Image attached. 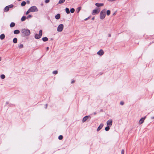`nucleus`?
<instances>
[{
  "label": "nucleus",
  "instance_id": "f257e3e1",
  "mask_svg": "<svg viewBox=\"0 0 154 154\" xmlns=\"http://www.w3.org/2000/svg\"><path fill=\"white\" fill-rule=\"evenodd\" d=\"M21 35L23 37L29 36L30 34V30L28 29H23L21 30Z\"/></svg>",
  "mask_w": 154,
  "mask_h": 154
},
{
  "label": "nucleus",
  "instance_id": "f03ea898",
  "mask_svg": "<svg viewBox=\"0 0 154 154\" xmlns=\"http://www.w3.org/2000/svg\"><path fill=\"white\" fill-rule=\"evenodd\" d=\"M106 10L105 9H103L100 13V19H103L106 16Z\"/></svg>",
  "mask_w": 154,
  "mask_h": 154
},
{
  "label": "nucleus",
  "instance_id": "7ed1b4c3",
  "mask_svg": "<svg viewBox=\"0 0 154 154\" xmlns=\"http://www.w3.org/2000/svg\"><path fill=\"white\" fill-rule=\"evenodd\" d=\"M42 35V30H40L39 31V34H36L35 35V38L36 39H38L41 38Z\"/></svg>",
  "mask_w": 154,
  "mask_h": 154
},
{
  "label": "nucleus",
  "instance_id": "20e7f679",
  "mask_svg": "<svg viewBox=\"0 0 154 154\" xmlns=\"http://www.w3.org/2000/svg\"><path fill=\"white\" fill-rule=\"evenodd\" d=\"M29 10L31 12H37L38 11V9L36 6H32L29 8Z\"/></svg>",
  "mask_w": 154,
  "mask_h": 154
},
{
  "label": "nucleus",
  "instance_id": "39448f33",
  "mask_svg": "<svg viewBox=\"0 0 154 154\" xmlns=\"http://www.w3.org/2000/svg\"><path fill=\"white\" fill-rule=\"evenodd\" d=\"M64 27V26L63 24H60L57 28V31L59 32H61L62 31Z\"/></svg>",
  "mask_w": 154,
  "mask_h": 154
},
{
  "label": "nucleus",
  "instance_id": "423d86ee",
  "mask_svg": "<svg viewBox=\"0 0 154 154\" xmlns=\"http://www.w3.org/2000/svg\"><path fill=\"white\" fill-rule=\"evenodd\" d=\"M100 11V10L98 8H96V9L93 10L92 14L93 15H95L99 13Z\"/></svg>",
  "mask_w": 154,
  "mask_h": 154
},
{
  "label": "nucleus",
  "instance_id": "0eeeda50",
  "mask_svg": "<svg viewBox=\"0 0 154 154\" xmlns=\"http://www.w3.org/2000/svg\"><path fill=\"white\" fill-rule=\"evenodd\" d=\"M91 117L90 116H85L83 119L82 122H85L87 120L89 119V120L91 119Z\"/></svg>",
  "mask_w": 154,
  "mask_h": 154
},
{
  "label": "nucleus",
  "instance_id": "6e6552de",
  "mask_svg": "<svg viewBox=\"0 0 154 154\" xmlns=\"http://www.w3.org/2000/svg\"><path fill=\"white\" fill-rule=\"evenodd\" d=\"M107 125L108 126L109 125H112V119H109L108 120L107 122Z\"/></svg>",
  "mask_w": 154,
  "mask_h": 154
},
{
  "label": "nucleus",
  "instance_id": "1a4fd4ad",
  "mask_svg": "<svg viewBox=\"0 0 154 154\" xmlns=\"http://www.w3.org/2000/svg\"><path fill=\"white\" fill-rule=\"evenodd\" d=\"M103 54L104 51L102 49L100 50L97 52V54L100 56L103 55Z\"/></svg>",
  "mask_w": 154,
  "mask_h": 154
},
{
  "label": "nucleus",
  "instance_id": "9d476101",
  "mask_svg": "<svg viewBox=\"0 0 154 154\" xmlns=\"http://www.w3.org/2000/svg\"><path fill=\"white\" fill-rule=\"evenodd\" d=\"M103 124L102 123H101L100 125L98 126V127L97 129V131H99L103 127Z\"/></svg>",
  "mask_w": 154,
  "mask_h": 154
},
{
  "label": "nucleus",
  "instance_id": "9b49d317",
  "mask_svg": "<svg viewBox=\"0 0 154 154\" xmlns=\"http://www.w3.org/2000/svg\"><path fill=\"white\" fill-rule=\"evenodd\" d=\"M145 117L141 118L139 121V124H142L144 120L145 119Z\"/></svg>",
  "mask_w": 154,
  "mask_h": 154
},
{
  "label": "nucleus",
  "instance_id": "f8f14e48",
  "mask_svg": "<svg viewBox=\"0 0 154 154\" xmlns=\"http://www.w3.org/2000/svg\"><path fill=\"white\" fill-rule=\"evenodd\" d=\"M95 5L97 7H99L103 6L104 5V4L103 3H96Z\"/></svg>",
  "mask_w": 154,
  "mask_h": 154
},
{
  "label": "nucleus",
  "instance_id": "ddd939ff",
  "mask_svg": "<svg viewBox=\"0 0 154 154\" xmlns=\"http://www.w3.org/2000/svg\"><path fill=\"white\" fill-rule=\"evenodd\" d=\"M55 17L56 19L57 20L59 19L60 18V15L59 14H58L56 15H55Z\"/></svg>",
  "mask_w": 154,
  "mask_h": 154
},
{
  "label": "nucleus",
  "instance_id": "4468645a",
  "mask_svg": "<svg viewBox=\"0 0 154 154\" xmlns=\"http://www.w3.org/2000/svg\"><path fill=\"white\" fill-rule=\"evenodd\" d=\"M9 8L8 6H6L4 9V11L5 12H7L9 10Z\"/></svg>",
  "mask_w": 154,
  "mask_h": 154
},
{
  "label": "nucleus",
  "instance_id": "2eb2a0df",
  "mask_svg": "<svg viewBox=\"0 0 154 154\" xmlns=\"http://www.w3.org/2000/svg\"><path fill=\"white\" fill-rule=\"evenodd\" d=\"M20 33V31L19 30L16 29L14 31V34H18Z\"/></svg>",
  "mask_w": 154,
  "mask_h": 154
},
{
  "label": "nucleus",
  "instance_id": "dca6fc26",
  "mask_svg": "<svg viewBox=\"0 0 154 154\" xmlns=\"http://www.w3.org/2000/svg\"><path fill=\"white\" fill-rule=\"evenodd\" d=\"M5 38V35L4 34H2L0 35V38L2 40L4 39Z\"/></svg>",
  "mask_w": 154,
  "mask_h": 154
},
{
  "label": "nucleus",
  "instance_id": "f3484780",
  "mask_svg": "<svg viewBox=\"0 0 154 154\" xmlns=\"http://www.w3.org/2000/svg\"><path fill=\"white\" fill-rule=\"evenodd\" d=\"M42 40L43 42H45L48 41V39L47 37H45L43 38Z\"/></svg>",
  "mask_w": 154,
  "mask_h": 154
},
{
  "label": "nucleus",
  "instance_id": "a211bd4d",
  "mask_svg": "<svg viewBox=\"0 0 154 154\" xmlns=\"http://www.w3.org/2000/svg\"><path fill=\"white\" fill-rule=\"evenodd\" d=\"M81 9V7H78L76 9V11L77 12V13H78L80 11Z\"/></svg>",
  "mask_w": 154,
  "mask_h": 154
},
{
  "label": "nucleus",
  "instance_id": "6ab92c4d",
  "mask_svg": "<svg viewBox=\"0 0 154 154\" xmlns=\"http://www.w3.org/2000/svg\"><path fill=\"white\" fill-rule=\"evenodd\" d=\"M15 23L14 22H11L10 24V27L11 28L15 26Z\"/></svg>",
  "mask_w": 154,
  "mask_h": 154
},
{
  "label": "nucleus",
  "instance_id": "aec40b11",
  "mask_svg": "<svg viewBox=\"0 0 154 154\" xmlns=\"http://www.w3.org/2000/svg\"><path fill=\"white\" fill-rule=\"evenodd\" d=\"M26 4V2L25 1H23L22 2L21 4V6L23 7Z\"/></svg>",
  "mask_w": 154,
  "mask_h": 154
},
{
  "label": "nucleus",
  "instance_id": "412c9836",
  "mask_svg": "<svg viewBox=\"0 0 154 154\" xmlns=\"http://www.w3.org/2000/svg\"><path fill=\"white\" fill-rule=\"evenodd\" d=\"M65 10L67 14H68L70 13L69 10V8H66Z\"/></svg>",
  "mask_w": 154,
  "mask_h": 154
},
{
  "label": "nucleus",
  "instance_id": "4be33fe9",
  "mask_svg": "<svg viewBox=\"0 0 154 154\" xmlns=\"http://www.w3.org/2000/svg\"><path fill=\"white\" fill-rule=\"evenodd\" d=\"M26 17L25 16H23L21 18V20L22 21H25L26 19Z\"/></svg>",
  "mask_w": 154,
  "mask_h": 154
},
{
  "label": "nucleus",
  "instance_id": "5701e85b",
  "mask_svg": "<svg viewBox=\"0 0 154 154\" xmlns=\"http://www.w3.org/2000/svg\"><path fill=\"white\" fill-rule=\"evenodd\" d=\"M13 42L14 43H16L17 42V38H14L13 39Z\"/></svg>",
  "mask_w": 154,
  "mask_h": 154
},
{
  "label": "nucleus",
  "instance_id": "b1692460",
  "mask_svg": "<svg viewBox=\"0 0 154 154\" xmlns=\"http://www.w3.org/2000/svg\"><path fill=\"white\" fill-rule=\"evenodd\" d=\"M65 1V0H60L58 4H62Z\"/></svg>",
  "mask_w": 154,
  "mask_h": 154
},
{
  "label": "nucleus",
  "instance_id": "393cba45",
  "mask_svg": "<svg viewBox=\"0 0 154 154\" xmlns=\"http://www.w3.org/2000/svg\"><path fill=\"white\" fill-rule=\"evenodd\" d=\"M110 129V128L109 126H107L105 127V130L106 131H108Z\"/></svg>",
  "mask_w": 154,
  "mask_h": 154
},
{
  "label": "nucleus",
  "instance_id": "a878e982",
  "mask_svg": "<svg viewBox=\"0 0 154 154\" xmlns=\"http://www.w3.org/2000/svg\"><path fill=\"white\" fill-rule=\"evenodd\" d=\"M110 14V11L109 10H108L106 12V14L107 16H109Z\"/></svg>",
  "mask_w": 154,
  "mask_h": 154
},
{
  "label": "nucleus",
  "instance_id": "bb28decb",
  "mask_svg": "<svg viewBox=\"0 0 154 154\" xmlns=\"http://www.w3.org/2000/svg\"><path fill=\"white\" fill-rule=\"evenodd\" d=\"M9 8V9L12 8L14 7V5L12 4H11L8 6H7Z\"/></svg>",
  "mask_w": 154,
  "mask_h": 154
},
{
  "label": "nucleus",
  "instance_id": "cd10ccee",
  "mask_svg": "<svg viewBox=\"0 0 154 154\" xmlns=\"http://www.w3.org/2000/svg\"><path fill=\"white\" fill-rule=\"evenodd\" d=\"M75 9L73 8H72L70 9V11L71 13H73L75 11Z\"/></svg>",
  "mask_w": 154,
  "mask_h": 154
},
{
  "label": "nucleus",
  "instance_id": "c85d7f7f",
  "mask_svg": "<svg viewBox=\"0 0 154 154\" xmlns=\"http://www.w3.org/2000/svg\"><path fill=\"white\" fill-rule=\"evenodd\" d=\"M1 78L2 79H4L5 78V76L4 75L2 74L1 75Z\"/></svg>",
  "mask_w": 154,
  "mask_h": 154
},
{
  "label": "nucleus",
  "instance_id": "c756f323",
  "mask_svg": "<svg viewBox=\"0 0 154 154\" xmlns=\"http://www.w3.org/2000/svg\"><path fill=\"white\" fill-rule=\"evenodd\" d=\"M63 138V136L62 135H60L58 137V139L60 140H61Z\"/></svg>",
  "mask_w": 154,
  "mask_h": 154
},
{
  "label": "nucleus",
  "instance_id": "7c9ffc66",
  "mask_svg": "<svg viewBox=\"0 0 154 154\" xmlns=\"http://www.w3.org/2000/svg\"><path fill=\"white\" fill-rule=\"evenodd\" d=\"M31 12V11L29 10V8L28 9V10L26 11V15L28 14L30 12Z\"/></svg>",
  "mask_w": 154,
  "mask_h": 154
},
{
  "label": "nucleus",
  "instance_id": "2f4dec72",
  "mask_svg": "<svg viewBox=\"0 0 154 154\" xmlns=\"http://www.w3.org/2000/svg\"><path fill=\"white\" fill-rule=\"evenodd\" d=\"M19 48H22L23 47V44H20L18 46Z\"/></svg>",
  "mask_w": 154,
  "mask_h": 154
},
{
  "label": "nucleus",
  "instance_id": "473e14b6",
  "mask_svg": "<svg viewBox=\"0 0 154 154\" xmlns=\"http://www.w3.org/2000/svg\"><path fill=\"white\" fill-rule=\"evenodd\" d=\"M58 73V72L57 70H55L53 71V73L54 74H57Z\"/></svg>",
  "mask_w": 154,
  "mask_h": 154
},
{
  "label": "nucleus",
  "instance_id": "72a5a7b5",
  "mask_svg": "<svg viewBox=\"0 0 154 154\" xmlns=\"http://www.w3.org/2000/svg\"><path fill=\"white\" fill-rule=\"evenodd\" d=\"M32 17V16L31 15L29 14L28 15V16H27L26 18L27 19H28V18H30Z\"/></svg>",
  "mask_w": 154,
  "mask_h": 154
},
{
  "label": "nucleus",
  "instance_id": "f704fd0d",
  "mask_svg": "<svg viewBox=\"0 0 154 154\" xmlns=\"http://www.w3.org/2000/svg\"><path fill=\"white\" fill-rule=\"evenodd\" d=\"M50 2V0H45V2L46 3H48V2Z\"/></svg>",
  "mask_w": 154,
  "mask_h": 154
},
{
  "label": "nucleus",
  "instance_id": "c9c22d12",
  "mask_svg": "<svg viewBox=\"0 0 154 154\" xmlns=\"http://www.w3.org/2000/svg\"><path fill=\"white\" fill-rule=\"evenodd\" d=\"M120 104L122 105H123L124 104V102L122 101H121L120 103Z\"/></svg>",
  "mask_w": 154,
  "mask_h": 154
},
{
  "label": "nucleus",
  "instance_id": "e433bc0d",
  "mask_svg": "<svg viewBox=\"0 0 154 154\" xmlns=\"http://www.w3.org/2000/svg\"><path fill=\"white\" fill-rule=\"evenodd\" d=\"M124 150L123 149H122V151L121 154H124Z\"/></svg>",
  "mask_w": 154,
  "mask_h": 154
},
{
  "label": "nucleus",
  "instance_id": "4c0bfd02",
  "mask_svg": "<svg viewBox=\"0 0 154 154\" xmlns=\"http://www.w3.org/2000/svg\"><path fill=\"white\" fill-rule=\"evenodd\" d=\"M27 4H29L30 3V1L29 0H27L26 1V2Z\"/></svg>",
  "mask_w": 154,
  "mask_h": 154
},
{
  "label": "nucleus",
  "instance_id": "58836bf2",
  "mask_svg": "<svg viewBox=\"0 0 154 154\" xmlns=\"http://www.w3.org/2000/svg\"><path fill=\"white\" fill-rule=\"evenodd\" d=\"M89 17H88V18H85V20H88V19H89Z\"/></svg>",
  "mask_w": 154,
  "mask_h": 154
},
{
  "label": "nucleus",
  "instance_id": "ea45409f",
  "mask_svg": "<svg viewBox=\"0 0 154 154\" xmlns=\"http://www.w3.org/2000/svg\"><path fill=\"white\" fill-rule=\"evenodd\" d=\"M48 106V104H45V108L47 109Z\"/></svg>",
  "mask_w": 154,
  "mask_h": 154
},
{
  "label": "nucleus",
  "instance_id": "a19ab883",
  "mask_svg": "<svg viewBox=\"0 0 154 154\" xmlns=\"http://www.w3.org/2000/svg\"><path fill=\"white\" fill-rule=\"evenodd\" d=\"M116 12H115L113 13V14H112V15H116Z\"/></svg>",
  "mask_w": 154,
  "mask_h": 154
},
{
  "label": "nucleus",
  "instance_id": "79ce46f5",
  "mask_svg": "<svg viewBox=\"0 0 154 154\" xmlns=\"http://www.w3.org/2000/svg\"><path fill=\"white\" fill-rule=\"evenodd\" d=\"M108 36H109V37H110L111 36V34H108Z\"/></svg>",
  "mask_w": 154,
  "mask_h": 154
},
{
  "label": "nucleus",
  "instance_id": "37998d69",
  "mask_svg": "<svg viewBox=\"0 0 154 154\" xmlns=\"http://www.w3.org/2000/svg\"><path fill=\"white\" fill-rule=\"evenodd\" d=\"M75 82V81L73 80L71 82V83H73Z\"/></svg>",
  "mask_w": 154,
  "mask_h": 154
},
{
  "label": "nucleus",
  "instance_id": "c03bdc74",
  "mask_svg": "<svg viewBox=\"0 0 154 154\" xmlns=\"http://www.w3.org/2000/svg\"><path fill=\"white\" fill-rule=\"evenodd\" d=\"M94 17H93L92 18V20H94Z\"/></svg>",
  "mask_w": 154,
  "mask_h": 154
},
{
  "label": "nucleus",
  "instance_id": "a18cd8bd",
  "mask_svg": "<svg viewBox=\"0 0 154 154\" xmlns=\"http://www.w3.org/2000/svg\"><path fill=\"white\" fill-rule=\"evenodd\" d=\"M49 49V48L48 47H47V48H46V49L47 50H48Z\"/></svg>",
  "mask_w": 154,
  "mask_h": 154
},
{
  "label": "nucleus",
  "instance_id": "49530a36",
  "mask_svg": "<svg viewBox=\"0 0 154 154\" xmlns=\"http://www.w3.org/2000/svg\"><path fill=\"white\" fill-rule=\"evenodd\" d=\"M2 60V58L1 57H0V61H1Z\"/></svg>",
  "mask_w": 154,
  "mask_h": 154
},
{
  "label": "nucleus",
  "instance_id": "de8ad7c7",
  "mask_svg": "<svg viewBox=\"0 0 154 154\" xmlns=\"http://www.w3.org/2000/svg\"><path fill=\"white\" fill-rule=\"evenodd\" d=\"M41 5L42 6V5H43V3H42L41 4Z\"/></svg>",
  "mask_w": 154,
  "mask_h": 154
},
{
  "label": "nucleus",
  "instance_id": "09e8293b",
  "mask_svg": "<svg viewBox=\"0 0 154 154\" xmlns=\"http://www.w3.org/2000/svg\"><path fill=\"white\" fill-rule=\"evenodd\" d=\"M96 113L95 112L94 113V115H96Z\"/></svg>",
  "mask_w": 154,
  "mask_h": 154
},
{
  "label": "nucleus",
  "instance_id": "8fccbe9b",
  "mask_svg": "<svg viewBox=\"0 0 154 154\" xmlns=\"http://www.w3.org/2000/svg\"><path fill=\"white\" fill-rule=\"evenodd\" d=\"M152 119H154V117H153L152 118Z\"/></svg>",
  "mask_w": 154,
  "mask_h": 154
},
{
  "label": "nucleus",
  "instance_id": "3c124183",
  "mask_svg": "<svg viewBox=\"0 0 154 154\" xmlns=\"http://www.w3.org/2000/svg\"><path fill=\"white\" fill-rule=\"evenodd\" d=\"M6 104H8V102H7L6 103Z\"/></svg>",
  "mask_w": 154,
  "mask_h": 154
},
{
  "label": "nucleus",
  "instance_id": "603ef678",
  "mask_svg": "<svg viewBox=\"0 0 154 154\" xmlns=\"http://www.w3.org/2000/svg\"><path fill=\"white\" fill-rule=\"evenodd\" d=\"M18 1H21V0H18Z\"/></svg>",
  "mask_w": 154,
  "mask_h": 154
}]
</instances>
